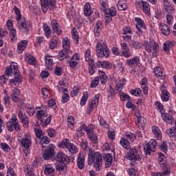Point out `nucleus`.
I'll return each instance as SVG.
<instances>
[{"label":"nucleus","instance_id":"nucleus-48","mask_svg":"<svg viewBox=\"0 0 176 176\" xmlns=\"http://www.w3.org/2000/svg\"><path fill=\"white\" fill-rule=\"evenodd\" d=\"M67 165H69V164H56L55 165V168L58 172L66 173L67 171Z\"/></svg>","mask_w":176,"mask_h":176},{"label":"nucleus","instance_id":"nucleus-5","mask_svg":"<svg viewBox=\"0 0 176 176\" xmlns=\"http://www.w3.org/2000/svg\"><path fill=\"white\" fill-rule=\"evenodd\" d=\"M125 157L131 162L130 165L132 167H136L138 164L136 162H140L142 159V155L136 147H131V148H129L128 153H126Z\"/></svg>","mask_w":176,"mask_h":176},{"label":"nucleus","instance_id":"nucleus-36","mask_svg":"<svg viewBox=\"0 0 176 176\" xmlns=\"http://www.w3.org/2000/svg\"><path fill=\"white\" fill-rule=\"evenodd\" d=\"M23 169L25 176H37L30 165H24Z\"/></svg>","mask_w":176,"mask_h":176},{"label":"nucleus","instance_id":"nucleus-16","mask_svg":"<svg viewBox=\"0 0 176 176\" xmlns=\"http://www.w3.org/2000/svg\"><path fill=\"white\" fill-rule=\"evenodd\" d=\"M158 162L162 170H168L169 171H171L170 166L169 164L167 163V160L164 153H159Z\"/></svg>","mask_w":176,"mask_h":176},{"label":"nucleus","instance_id":"nucleus-58","mask_svg":"<svg viewBox=\"0 0 176 176\" xmlns=\"http://www.w3.org/2000/svg\"><path fill=\"white\" fill-rule=\"evenodd\" d=\"M161 115H162V118L164 122H166L168 124L172 122L173 116L171 114L165 113V111H164L162 113H161Z\"/></svg>","mask_w":176,"mask_h":176},{"label":"nucleus","instance_id":"nucleus-19","mask_svg":"<svg viewBox=\"0 0 176 176\" xmlns=\"http://www.w3.org/2000/svg\"><path fill=\"white\" fill-rule=\"evenodd\" d=\"M60 43V39L56 35H54L50 38L47 45L50 50H54L56 49Z\"/></svg>","mask_w":176,"mask_h":176},{"label":"nucleus","instance_id":"nucleus-63","mask_svg":"<svg viewBox=\"0 0 176 176\" xmlns=\"http://www.w3.org/2000/svg\"><path fill=\"white\" fill-rule=\"evenodd\" d=\"M69 144V140L65 139L64 140H62L61 142L58 143V147L62 149H67Z\"/></svg>","mask_w":176,"mask_h":176},{"label":"nucleus","instance_id":"nucleus-59","mask_svg":"<svg viewBox=\"0 0 176 176\" xmlns=\"http://www.w3.org/2000/svg\"><path fill=\"white\" fill-rule=\"evenodd\" d=\"M120 144L122 146V148L125 149H129L131 145L129 140H127L126 138L125 137L121 138L120 140Z\"/></svg>","mask_w":176,"mask_h":176},{"label":"nucleus","instance_id":"nucleus-39","mask_svg":"<svg viewBox=\"0 0 176 176\" xmlns=\"http://www.w3.org/2000/svg\"><path fill=\"white\" fill-rule=\"evenodd\" d=\"M69 54H70V51L62 50L59 52L58 54V60L59 61H63L65 59L70 58Z\"/></svg>","mask_w":176,"mask_h":176},{"label":"nucleus","instance_id":"nucleus-27","mask_svg":"<svg viewBox=\"0 0 176 176\" xmlns=\"http://www.w3.org/2000/svg\"><path fill=\"white\" fill-rule=\"evenodd\" d=\"M102 159L105 164V168H109L112 166L113 157L111 154L110 153L103 154Z\"/></svg>","mask_w":176,"mask_h":176},{"label":"nucleus","instance_id":"nucleus-18","mask_svg":"<svg viewBox=\"0 0 176 176\" xmlns=\"http://www.w3.org/2000/svg\"><path fill=\"white\" fill-rule=\"evenodd\" d=\"M21 146L24 148H30L32 146V138L30 135H25L24 138L19 140Z\"/></svg>","mask_w":176,"mask_h":176},{"label":"nucleus","instance_id":"nucleus-20","mask_svg":"<svg viewBox=\"0 0 176 176\" xmlns=\"http://www.w3.org/2000/svg\"><path fill=\"white\" fill-rule=\"evenodd\" d=\"M151 131L153 134L154 138L158 140L162 141L163 139L162 132L160 128V126H157V125H153L151 126Z\"/></svg>","mask_w":176,"mask_h":176},{"label":"nucleus","instance_id":"nucleus-11","mask_svg":"<svg viewBox=\"0 0 176 176\" xmlns=\"http://www.w3.org/2000/svg\"><path fill=\"white\" fill-rule=\"evenodd\" d=\"M122 38L126 43H130L133 38V30L129 25H125L122 28Z\"/></svg>","mask_w":176,"mask_h":176},{"label":"nucleus","instance_id":"nucleus-51","mask_svg":"<svg viewBox=\"0 0 176 176\" xmlns=\"http://www.w3.org/2000/svg\"><path fill=\"white\" fill-rule=\"evenodd\" d=\"M98 73L99 74V78L101 83L105 85L108 80V77L106 73L104 71H101L100 69H98Z\"/></svg>","mask_w":176,"mask_h":176},{"label":"nucleus","instance_id":"nucleus-1","mask_svg":"<svg viewBox=\"0 0 176 176\" xmlns=\"http://www.w3.org/2000/svg\"><path fill=\"white\" fill-rule=\"evenodd\" d=\"M13 11L16 16L15 20L16 21V29L23 35H29L31 32L32 23L30 20H27L25 17L22 16L20 9L16 6H14Z\"/></svg>","mask_w":176,"mask_h":176},{"label":"nucleus","instance_id":"nucleus-10","mask_svg":"<svg viewBox=\"0 0 176 176\" xmlns=\"http://www.w3.org/2000/svg\"><path fill=\"white\" fill-rule=\"evenodd\" d=\"M55 149H56L55 144H50V145H48L46 147V148H45V150L43 151V160L46 161H49L51 159H52V157L54 156L56 153Z\"/></svg>","mask_w":176,"mask_h":176},{"label":"nucleus","instance_id":"nucleus-61","mask_svg":"<svg viewBox=\"0 0 176 176\" xmlns=\"http://www.w3.org/2000/svg\"><path fill=\"white\" fill-rule=\"evenodd\" d=\"M173 46V44L172 43L171 41H166L163 44V50L166 53H169L171 50V47Z\"/></svg>","mask_w":176,"mask_h":176},{"label":"nucleus","instance_id":"nucleus-33","mask_svg":"<svg viewBox=\"0 0 176 176\" xmlns=\"http://www.w3.org/2000/svg\"><path fill=\"white\" fill-rule=\"evenodd\" d=\"M102 21L98 20L96 22L94 29V34L95 36H99L102 30Z\"/></svg>","mask_w":176,"mask_h":176},{"label":"nucleus","instance_id":"nucleus-44","mask_svg":"<svg viewBox=\"0 0 176 176\" xmlns=\"http://www.w3.org/2000/svg\"><path fill=\"white\" fill-rule=\"evenodd\" d=\"M162 172H151V176H170L172 173L168 169H162Z\"/></svg>","mask_w":176,"mask_h":176},{"label":"nucleus","instance_id":"nucleus-30","mask_svg":"<svg viewBox=\"0 0 176 176\" xmlns=\"http://www.w3.org/2000/svg\"><path fill=\"white\" fill-rule=\"evenodd\" d=\"M76 162H77V167L80 170H84L85 169V155H83V154H80V153L78 154Z\"/></svg>","mask_w":176,"mask_h":176},{"label":"nucleus","instance_id":"nucleus-38","mask_svg":"<svg viewBox=\"0 0 176 176\" xmlns=\"http://www.w3.org/2000/svg\"><path fill=\"white\" fill-rule=\"evenodd\" d=\"M137 121L138 123V127L140 130H144L146 129V119L143 116L137 117Z\"/></svg>","mask_w":176,"mask_h":176},{"label":"nucleus","instance_id":"nucleus-2","mask_svg":"<svg viewBox=\"0 0 176 176\" xmlns=\"http://www.w3.org/2000/svg\"><path fill=\"white\" fill-rule=\"evenodd\" d=\"M5 76L7 77H13L10 80V84L11 85H19L23 81L22 76L19 74L18 65L13 63L6 67Z\"/></svg>","mask_w":176,"mask_h":176},{"label":"nucleus","instance_id":"nucleus-26","mask_svg":"<svg viewBox=\"0 0 176 176\" xmlns=\"http://www.w3.org/2000/svg\"><path fill=\"white\" fill-rule=\"evenodd\" d=\"M42 29L45 38L47 39L50 38L52 37V30L51 27L47 23H43Z\"/></svg>","mask_w":176,"mask_h":176},{"label":"nucleus","instance_id":"nucleus-31","mask_svg":"<svg viewBox=\"0 0 176 176\" xmlns=\"http://www.w3.org/2000/svg\"><path fill=\"white\" fill-rule=\"evenodd\" d=\"M52 58V56L50 54H45L44 56L45 64L47 69H51L54 64V60Z\"/></svg>","mask_w":176,"mask_h":176},{"label":"nucleus","instance_id":"nucleus-3","mask_svg":"<svg viewBox=\"0 0 176 176\" xmlns=\"http://www.w3.org/2000/svg\"><path fill=\"white\" fill-rule=\"evenodd\" d=\"M88 165L91 166L94 164V167L96 171H100L102 167V155L99 152L90 150L88 153Z\"/></svg>","mask_w":176,"mask_h":176},{"label":"nucleus","instance_id":"nucleus-15","mask_svg":"<svg viewBox=\"0 0 176 176\" xmlns=\"http://www.w3.org/2000/svg\"><path fill=\"white\" fill-rule=\"evenodd\" d=\"M120 48L122 52L120 53V56L125 58H129L131 57V52L129 47V45L126 42H122L120 43Z\"/></svg>","mask_w":176,"mask_h":176},{"label":"nucleus","instance_id":"nucleus-9","mask_svg":"<svg viewBox=\"0 0 176 176\" xmlns=\"http://www.w3.org/2000/svg\"><path fill=\"white\" fill-rule=\"evenodd\" d=\"M87 140H89V145L96 149L99 148V139L98 133H96L95 129H92L87 135Z\"/></svg>","mask_w":176,"mask_h":176},{"label":"nucleus","instance_id":"nucleus-17","mask_svg":"<svg viewBox=\"0 0 176 176\" xmlns=\"http://www.w3.org/2000/svg\"><path fill=\"white\" fill-rule=\"evenodd\" d=\"M80 60V54L78 52L74 53L68 61L69 66L72 69L76 68Z\"/></svg>","mask_w":176,"mask_h":176},{"label":"nucleus","instance_id":"nucleus-24","mask_svg":"<svg viewBox=\"0 0 176 176\" xmlns=\"http://www.w3.org/2000/svg\"><path fill=\"white\" fill-rule=\"evenodd\" d=\"M28 45V40H21L17 43L16 52L18 54H22L23 51L27 48Z\"/></svg>","mask_w":176,"mask_h":176},{"label":"nucleus","instance_id":"nucleus-55","mask_svg":"<svg viewBox=\"0 0 176 176\" xmlns=\"http://www.w3.org/2000/svg\"><path fill=\"white\" fill-rule=\"evenodd\" d=\"M89 93L88 91H85L83 92V95L80 98V104L81 107H84L86 104L89 99Z\"/></svg>","mask_w":176,"mask_h":176},{"label":"nucleus","instance_id":"nucleus-14","mask_svg":"<svg viewBox=\"0 0 176 176\" xmlns=\"http://www.w3.org/2000/svg\"><path fill=\"white\" fill-rule=\"evenodd\" d=\"M75 144L78 145L85 153H87V155L90 153L91 150H93L91 147H89L87 139L81 138L80 140H76Z\"/></svg>","mask_w":176,"mask_h":176},{"label":"nucleus","instance_id":"nucleus-37","mask_svg":"<svg viewBox=\"0 0 176 176\" xmlns=\"http://www.w3.org/2000/svg\"><path fill=\"white\" fill-rule=\"evenodd\" d=\"M25 61L29 65L32 66L36 65V63H37L36 58L32 54H25Z\"/></svg>","mask_w":176,"mask_h":176},{"label":"nucleus","instance_id":"nucleus-23","mask_svg":"<svg viewBox=\"0 0 176 176\" xmlns=\"http://www.w3.org/2000/svg\"><path fill=\"white\" fill-rule=\"evenodd\" d=\"M148 80L147 77H143L140 80V85L144 95L148 94Z\"/></svg>","mask_w":176,"mask_h":176},{"label":"nucleus","instance_id":"nucleus-22","mask_svg":"<svg viewBox=\"0 0 176 176\" xmlns=\"http://www.w3.org/2000/svg\"><path fill=\"white\" fill-rule=\"evenodd\" d=\"M140 63V58L138 56H135L133 58L126 60V65L130 67L139 65Z\"/></svg>","mask_w":176,"mask_h":176},{"label":"nucleus","instance_id":"nucleus-13","mask_svg":"<svg viewBox=\"0 0 176 176\" xmlns=\"http://www.w3.org/2000/svg\"><path fill=\"white\" fill-rule=\"evenodd\" d=\"M50 25L52 31L58 36H63V30L61 28L60 23H58V21L55 19H50Z\"/></svg>","mask_w":176,"mask_h":176},{"label":"nucleus","instance_id":"nucleus-29","mask_svg":"<svg viewBox=\"0 0 176 176\" xmlns=\"http://www.w3.org/2000/svg\"><path fill=\"white\" fill-rule=\"evenodd\" d=\"M163 6L165 11L168 14H173L176 10L175 5L174 3H171L169 1H168L167 3H164Z\"/></svg>","mask_w":176,"mask_h":176},{"label":"nucleus","instance_id":"nucleus-46","mask_svg":"<svg viewBox=\"0 0 176 176\" xmlns=\"http://www.w3.org/2000/svg\"><path fill=\"white\" fill-rule=\"evenodd\" d=\"M52 122V115L48 116L47 118H42L39 120L40 125L42 127V129H45V127H47V125H49Z\"/></svg>","mask_w":176,"mask_h":176},{"label":"nucleus","instance_id":"nucleus-45","mask_svg":"<svg viewBox=\"0 0 176 176\" xmlns=\"http://www.w3.org/2000/svg\"><path fill=\"white\" fill-rule=\"evenodd\" d=\"M157 147L161 151L166 154L168 152V142H160V143L157 144Z\"/></svg>","mask_w":176,"mask_h":176},{"label":"nucleus","instance_id":"nucleus-35","mask_svg":"<svg viewBox=\"0 0 176 176\" xmlns=\"http://www.w3.org/2000/svg\"><path fill=\"white\" fill-rule=\"evenodd\" d=\"M87 65H88L87 69H88L89 74L90 76H94L97 72V69L96 68L94 60H90V61L87 63Z\"/></svg>","mask_w":176,"mask_h":176},{"label":"nucleus","instance_id":"nucleus-56","mask_svg":"<svg viewBox=\"0 0 176 176\" xmlns=\"http://www.w3.org/2000/svg\"><path fill=\"white\" fill-rule=\"evenodd\" d=\"M135 22L136 23V25H138V27L144 30L147 29L144 21L141 19L140 17H135Z\"/></svg>","mask_w":176,"mask_h":176},{"label":"nucleus","instance_id":"nucleus-60","mask_svg":"<svg viewBox=\"0 0 176 176\" xmlns=\"http://www.w3.org/2000/svg\"><path fill=\"white\" fill-rule=\"evenodd\" d=\"M129 94L136 97H140L143 94L142 91L140 87L131 89L129 91Z\"/></svg>","mask_w":176,"mask_h":176},{"label":"nucleus","instance_id":"nucleus-8","mask_svg":"<svg viewBox=\"0 0 176 176\" xmlns=\"http://www.w3.org/2000/svg\"><path fill=\"white\" fill-rule=\"evenodd\" d=\"M102 12L104 14V22L106 25L111 23L113 18L117 15V9L113 6L110 7V8H106Z\"/></svg>","mask_w":176,"mask_h":176},{"label":"nucleus","instance_id":"nucleus-6","mask_svg":"<svg viewBox=\"0 0 176 176\" xmlns=\"http://www.w3.org/2000/svg\"><path fill=\"white\" fill-rule=\"evenodd\" d=\"M96 56L98 58H109L111 51L107 42H98L96 45Z\"/></svg>","mask_w":176,"mask_h":176},{"label":"nucleus","instance_id":"nucleus-25","mask_svg":"<svg viewBox=\"0 0 176 176\" xmlns=\"http://www.w3.org/2000/svg\"><path fill=\"white\" fill-rule=\"evenodd\" d=\"M159 29L161 31V33L166 36H168L170 34V27L163 22L159 24Z\"/></svg>","mask_w":176,"mask_h":176},{"label":"nucleus","instance_id":"nucleus-62","mask_svg":"<svg viewBox=\"0 0 176 176\" xmlns=\"http://www.w3.org/2000/svg\"><path fill=\"white\" fill-rule=\"evenodd\" d=\"M127 140L131 142H133L136 139L135 133H132V132H126L124 136Z\"/></svg>","mask_w":176,"mask_h":176},{"label":"nucleus","instance_id":"nucleus-28","mask_svg":"<svg viewBox=\"0 0 176 176\" xmlns=\"http://www.w3.org/2000/svg\"><path fill=\"white\" fill-rule=\"evenodd\" d=\"M43 173L46 176H56L54 166L49 165V164L44 166Z\"/></svg>","mask_w":176,"mask_h":176},{"label":"nucleus","instance_id":"nucleus-42","mask_svg":"<svg viewBox=\"0 0 176 176\" xmlns=\"http://www.w3.org/2000/svg\"><path fill=\"white\" fill-rule=\"evenodd\" d=\"M126 82V78H122L121 80H119V82L116 83L115 90H116L117 93H122L123 88L125 87Z\"/></svg>","mask_w":176,"mask_h":176},{"label":"nucleus","instance_id":"nucleus-41","mask_svg":"<svg viewBox=\"0 0 176 176\" xmlns=\"http://www.w3.org/2000/svg\"><path fill=\"white\" fill-rule=\"evenodd\" d=\"M129 47L133 50H140L143 44L138 41L131 40L129 43Z\"/></svg>","mask_w":176,"mask_h":176},{"label":"nucleus","instance_id":"nucleus-57","mask_svg":"<svg viewBox=\"0 0 176 176\" xmlns=\"http://www.w3.org/2000/svg\"><path fill=\"white\" fill-rule=\"evenodd\" d=\"M9 36L12 42H14L17 41V33L16 30L15 28L8 30Z\"/></svg>","mask_w":176,"mask_h":176},{"label":"nucleus","instance_id":"nucleus-49","mask_svg":"<svg viewBox=\"0 0 176 176\" xmlns=\"http://www.w3.org/2000/svg\"><path fill=\"white\" fill-rule=\"evenodd\" d=\"M166 135L170 138V139L173 140H176V129L175 128H169L168 129H166Z\"/></svg>","mask_w":176,"mask_h":176},{"label":"nucleus","instance_id":"nucleus-47","mask_svg":"<svg viewBox=\"0 0 176 176\" xmlns=\"http://www.w3.org/2000/svg\"><path fill=\"white\" fill-rule=\"evenodd\" d=\"M63 50L70 52V41L67 37H65L62 40Z\"/></svg>","mask_w":176,"mask_h":176},{"label":"nucleus","instance_id":"nucleus-7","mask_svg":"<svg viewBox=\"0 0 176 176\" xmlns=\"http://www.w3.org/2000/svg\"><path fill=\"white\" fill-rule=\"evenodd\" d=\"M135 7L140 10L143 11L146 15L148 16L151 15V5L148 1L144 0H136Z\"/></svg>","mask_w":176,"mask_h":176},{"label":"nucleus","instance_id":"nucleus-64","mask_svg":"<svg viewBox=\"0 0 176 176\" xmlns=\"http://www.w3.org/2000/svg\"><path fill=\"white\" fill-rule=\"evenodd\" d=\"M67 150L70 153H72V154H76L78 152V150L76 144H74V143H69Z\"/></svg>","mask_w":176,"mask_h":176},{"label":"nucleus","instance_id":"nucleus-34","mask_svg":"<svg viewBox=\"0 0 176 176\" xmlns=\"http://www.w3.org/2000/svg\"><path fill=\"white\" fill-rule=\"evenodd\" d=\"M83 13L86 17L90 16L92 13L91 5L89 2H86L83 6Z\"/></svg>","mask_w":176,"mask_h":176},{"label":"nucleus","instance_id":"nucleus-32","mask_svg":"<svg viewBox=\"0 0 176 176\" xmlns=\"http://www.w3.org/2000/svg\"><path fill=\"white\" fill-rule=\"evenodd\" d=\"M41 2V8L43 13H47L48 10H52V5L49 0H40Z\"/></svg>","mask_w":176,"mask_h":176},{"label":"nucleus","instance_id":"nucleus-54","mask_svg":"<svg viewBox=\"0 0 176 176\" xmlns=\"http://www.w3.org/2000/svg\"><path fill=\"white\" fill-rule=\"evenodd\" d=\"M82 130H83L86 135L89 133H90L92 130L95 129V125H93V124H89V125H86V124H82L81 128Z\"/></svg>","mask_w":176,"mask_h":176},{"label":"nucleus","instance_id":"nucleus-52","mask_svg":"<svg viewBox=\"0 0 176 176\" xmlns=\"http://www.w3.org/2000/svg\"><path fill=\"white\" fill-rule=\"evenodd\" d=\"M62 92L63 94L62 95L61 102L63 104H65L69 100V98H70V96H69V94L67 93L68 92L67 88H64L63 90H62Z\"/></svg>","mask_w":176,"mask_h":176},{"label":"nucleus","instance_id":"nucleus-40","mask_svg":"<svg viewBox=\"0 0 176 176\" xmlns=\"http://www.w3.org/2000/svg\"><path fill=\"white\" fill-rule=\"evenodd\" d=\"M98 121L100 127L105 129H110V124L107 122V121H106V120H104L103 117H102V116H98Z\"/></svg>","mask_w":176,"mask_h":176},{"label":"nucleus","instance_id":"nucleus-43","mask_svg":"<svg viewBox=\"0 0 176 176\" xmlns=\"http://www.w3.org/2000/svg\"><path fill=\"white\" fill-rule=\"evenodd\" d=\"M25 112L29 116H34L35 114L34 106L33 104L27 103L25 105Z\"/></svg>","mask_w":176,"mask_h":176},{"label":"nucleus","instance_id":"nucleus-21","mask_svg":"<svg viewBox=\"0 0 176 176\" xmlns=\"http://www.w3.org/2000/svg\"><path fill=\"white\" fill-rule=\"evenodd\" d=\"M153 73L155 76L160 80H165L166 73L161 67L157 66L153 69Z\"/></svg>","mask_w":176,"mask_h":176},{"label":"nucleus","instance_id":"nucleus-50","mask_svg":"<svg viewBox=\"0 0 176 176\" xmlns=\"http://www.w3.org/2000/svg\"><path fill=\"white\" fill-rule=\"evenodd\" d=\"M38 140H40L39 144L41 145L43 148L46 147L44 144L47 145L51 142V139L48 138V136H42V138H40Z\"/></svg>","mask_w":176,"mask_h":176},{"label":"nucleus","instance_id":"nucleus-12","mask_svg":"<svg viewBox=\"0 0 176 176\" xmlns=\"http://www.w3.org/2000/svg\"><path fill=\"white\" fill-rule=\"evenodd\" d=\"M54 160L56 162L61 164H69L71 162L68 155H67V154H65V153H63L61 151L56 153L54 157Z\"/></svg>","mask_w":176,"mask_h":176},{"label":"nucleus","instance_id":"nucleus-53","mask_svg":"<svg viewBox=\"0 0 176 176\" xmlns=\"http://www.w3.org/2000/svg\"><path fill=\"white\" fill-rule=\"evenodd\" d=\"M36 119L38 121H40L41 120L44 119V118H47V113L46 111H45L43 109H41V110L36 111Z\"/></svg>","mask_w":176,"mask_h":176},{"label":"nucleus","instance_id":"nucleus-4","mask_svg":"<svg viewBox=\"0 0 176 176\" xmlns=\"http://www.w3.org/2000/svg\"><path fill=\"white\" fill-rule=\"evenodd\" d=\"M144 50L148 54H152V56L157 58L160 54V45L153 38H149V41L145 40L143 43Z\"/></svg>","mask_w":176,"mask_h":176}]
</instances>
